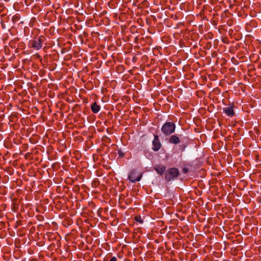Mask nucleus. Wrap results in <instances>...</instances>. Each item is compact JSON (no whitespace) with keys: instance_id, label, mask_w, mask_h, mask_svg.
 <instances>
[{"instance_id":"obj_1","label":"nucleus","mask_w":261,"mask_h":261,"mask_svg":"<svg viewBox=\"0 0 261 261\" xmlns=\"http://www.w3.org/2000/svg\"><path fill=\"white\" fill-rule=\"evenodd\" d=\"M175 130V124L171 122H166L161 127V131L165 136L171 135Z\"/></svg>"},{"instance_id":"obj_2","label":"nucleus","mask_w":261,"mask_h":261,"mask_svg":"<svg viewBox=\"0 0 261 261\" xmlns=\"http://www.w3.org/2000/svg\"><path fill=\"white\" fill-rule=\"evenodd\" d=\"M179 174V171L175 168H172L168 170L165 174V178L168 181H170L177 176Z\"/></svg>"},{"instance_id":"obj_3","label":"nucleus","mask_w":261,"mask_h":261,"mask_svg":"<svg viewBox=\"0 0 261 261\" xmlns=\"http://www.w3.org/2000/svg\"><path fill=\"white\" fill-rule=\"evenodd\" d=\"M128 178L132 182H135L141 180L142 175L141 174H139L136 171H132L130 172Z\"/></svg>"},{"instance_id":"obj_4","label":"nucleus","mask_w":261,"mask_h":261,"mask_svg":"<svg viewBox=\"0 0 261 261\" xmlns=\"http://www.w3.org/2000/svg\"><path fill=\"white\" fill-rule=\"evenodd\" d=\"M161 147V144L160 141L159 137L155 135L154 139L152 141V149L155 151H158Z\"/></svg>"},{"instance_id":"obj_5","label":"nucleus","mask_w":261,"mask_h":261,"mask_svg":"<svg viewBox=\"0 0 261 261\" xmlns=\"http://www.w3.org/2000/svg\"><path fill=\"white\" fill-rule=\"evenodd\" d=\"M223 112L228 116L232 117L234 115L233 106L230 105L228 107L223 108Z\"/></svg>"},{"instance_id":"obj_6","label":"nucleus","mask_w":261,"mask_h":261,"mask_svg":"<svg viewBox=\"0 0 261 261\" xmlns=\"http://www.w3.org/2000/svg\"><path fill=\"white\" fill-rule=\"evenodd\" d=\"M31 45L33 47L37 50L40 49L42 46L41 39L39 38L32 41Z\"/></svg>"},{"instance_id":"obj_7","label":"nucleus","mask_w":261,"mask_h":261,"mask_svg":"<svg viewBox=\"0 0 261 261\" xmlns=\"http://www.w3.org/2000/svg\"><path fill=\"white\" fill-rule=\"evenodd\" d=\"M154 169L158 173L162 174L166 170V167L163 165H157L155 166Z\"/></svg>"},{"instance_id":"obj_8","label":"nucleus","mask_w":261,"mask_h":261,"mask_svg":"<svg viewBox=\"0 0 261 261\" xmlns=\"http://www.w3.org/2000/svg\"><path fill=\"white\" fill-rule=\"evenodd\" d=\"M169 142L171 144H176L180 142V139L178 136L172 135L169 138Z\"/></svg>"},{"instance_id":"obj_9","label":"nucleus","mask_w":261,"mask_h":261,"mask_svg":"<svg viewBox=\"0 0 261 261\" xmlns=\"http://www.w3.org/2000/svg\"><path fill=\"white\" fill-rule=\"evenodd\" d=\"M91 108L93 113H97L100 111V107L96 102H94L91 105Z\"/></svg>"},{"instance_id":"obj_10","label":"nucleus","mask_w":261,"mask_h":261,"mask_svg":"<svg viewBox=\"0 0 261 261\" xmlns=\"http://www.w3.org/2000/svg\"><path fill=\"white\" fill-rule=\"evenodd\" d=\"M135 220L137 222H139L140 223H143V221L141 218V216H137L135 217Z\"/></svg>"},{"instance_id":"obj_11","label":"nucleus","mask_w":261,"mask_h":261,"mask_svg":"<svg viewBox=\"0 0 261 261\" xmlns=\"http://www.w3.org/2000/svg\"><path fill=\"white\" fill-rule=\"evenodd\" d=\"M117 259L116 257L114 256V257H112L110 260V261H117Z\"/></svg>"},{"instance_id":"obj_12","label":"nucleus","mask_w":261,"mask_h":261,"mask_svg":"<svg viewBox=\"0 0 261 261\" xmlns=\"http://www.w3.org/2000/svg\"><path fill=\"white\" fill-rule=\"evenodd\" d=\"M119 154H120V155H122V153H120V151H118Z\"/></svg>"},{"instance_id":"obj_13","label":"nucleus","mask_w":261,"mask_h":261,"mask_svg":"<svg viewBox=\"0 0 261 261\" xmlns=\"http://www.w3.org/2000/svg\"><path fill=\"white\" fill-rule=\"evenodd\" d=\"M119 154H120V155H122V153H120V151H118Z\"/></svg>"},{"instance_id":"obj_14","label":"nucleus","mask_w":261,"mask_h":261,"mask_svg":"<svg viewBox=\"0 0 261 261\" xmlns=\"http://www.w3.org/2000/svg\"><path fill=\"white\" fill-rule=\"evenodd\" d=\"M119 154H120V155H122V153H120V151H118Z\"/></svg>"}]
</instances>
